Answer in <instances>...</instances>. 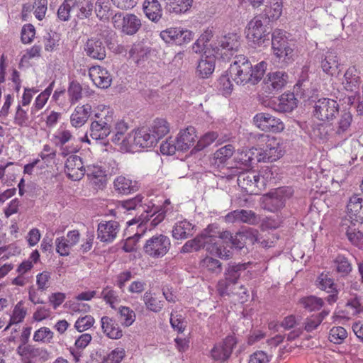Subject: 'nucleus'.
<instances>
[{
  "instance_id": "nucleus-1",
  "label": "nucleus",
  "mask_w": 363,
  "mask_h": 363,
  "mask_svg": "<svg viewBox=\"0 0 363 363\" xmlns=\"http://www.w3.org/2000/svg\"><path fill=\"white\" fill-rule=\"evenodd\" d=\"M250 262L247 263H235L230 262L228 264L224 272V279H220L217 284V290L221 296H230L233 292V286H235L238 279L247 277L249 279L250 271H247Z\"/></svg>"
},
{
  "instance_id": "nucleus-2",
  "label": "nucleus",
  "mask_w": 363,
  "mask_h": 363,
  "mask_svg": "<svg viewBox=\"0 0 363 363\" xmlns=\"http://www.w3.org/2000/svg\"><path fill=\"white\" fill-rule=\"evenodd\" d=\"M259 145H263L262 151L257 155V161L272 162L281 158L284 154V144L281 138L265 134H255Z\"/></svg>"
},
{
  "instance_id": "nucleus-3",
  "label": "nucleus",
  "mask_w": 363,
  "mask_h": 363,
  "mask_svg": "<svg viewBox=\"0 0 363 363\" xmlns=\"http://www.w3.org/2000/svg\"><path fill=\"white\" fill-rule=\"evenodd\" d=\"M99 112L96 113V120L90 125V136L95 140L106 138L111 132L114 112L109 106L99 105Z\"/></svg>"
},
{
  "instance_id": "nucleus-4",
  "label": "nucleus",
  "mask_w": 363,
  "mask_h": 363,
  "mask_svg": "<svg viewBox=\"0 0 363 363\" xmlns=\"http://www.w3.org/2000/svg\"><path fill=\"white\" fill-rule=\"evenodd\" d=\"M286 32L277 28L272 34V50L275 60L281 66L289 65L293 60L294 48L288 40Z\"/></svg>"
},
{
  "instance_id": "nucleus-5",
  "label": "nucleus",
  "mask_w": 363,
  "mask_h": 363,
  "mask_svg": "<svg viewBox=\"0 0 363 363\" xmlns=\"http://www.w3.org/2000/svg\"><path fill=\"white\" fill-rule=\"evenodd\" d=\"M239 46V36L233 33L218 37L211 44L214 55L224 61L229 60L238 51Z\"/></svg>"
},
{
  "instance_id": "nucleus-6",
  "label": "nucleus",
  "mask_w": 363,
  "mask_h": 363,
  "mask_svg": "<svg viewBox=\"0 0 363 363\" xmlns=\"http://www.w3.org/2000/svg\"><path fill=\"white\" fill-rule=\"evenodd\" d=\"M251 69L252 65L248 59L243 55H238L231 63L229 72L237 84L245 85L251 84Z\"/></svg>"
},
{
  "instance_id": "nucleus-7",
  "label": "nucleus",
  "mask_w": 363,
  "mask_h": 363,
  "mask_svg": "<svg viewBox=\"0 0 363 363\" xmlns=\"http://www.w3.org/2000/svg\"><path fill=\"white\" fill-rule=\"evenodd\" d=\"M194 33L190 30L182 27H169L160 33V37L169 45H183L189 43L194 38Z\"/></svg>"
},
{
  "instance_id": "nucleus-8",
  "label": "nucleus",
  "mask_w": 363,
  "mask_h": 363,
  "mask_svg": "<svg viewBox=\"0 0 363 363\" xmlns=\"http://www.w3.org/2000/svg\"><path fill=\"white\" fill-rule=\"evenodd\" d=\"M170 246V239L164 235L160 234L148 239L143 246V250L150 257L159 258L167 253Z\"/></svg>"
},
{
  "instance_id": "nucleus-9",
  "label": "nucleus",
  "mask_w": 363,
  "mask_h": 363,
  "mask_svg": "<svg viewBox=\"0 0 363 363\" xmlns=\"http://www.w3.org/2000/svg\"><path fill=\"white\" fill-rule=\"evenodd\" d=\"M340 231L346 235L352 245L363 248V220L343 218L340 225Z\"/></svg>"
},
{
  "instance_id": "nucleus-10",
  "label": "nucleus",
  "mask_w": 363,
  "mask_h": 363,
  "mask_svg": "<svg viewBox=\"0 0 363 363\" xmlns=\"http://www.w3.org/2000/svg\"><path fill=\"white\" fill-rule=\"evenodd\" d=\"M238 184L249 194H259L264 186V181L260 182L259 175L253 171L238 173Z\"/></svg>"
},
{
  "instance_id": "nucleus-11",
  "label": "nucleus",
  "mask_w": 363,
  "mask_h": 363,
  "mask_svg": "<svg viewBox=\"0 0 363 363\" xmlns=\"http://www.w3.org/2000/svg\"><path fill=\"white\" fill-rule=\"evenodd\" d=\"M211 227L205 229L202 233L195 238L188 240L182 247V253H189L194 251H198L201 248H205L208 252H213V249H211V242L216 240V236L210 233Z\"/></svg>"
},
{
  "instance_id": "nucleus-12",
  "label": "nucleus",
  "mask_w": 363,
  "mask_h": 363,
  "mask_svg": "<svg viewBox=\"0 0 363 363\" xmlns=\"http://www.w3.org/2000/svg\"><path fill=\"white\" fill-rule=\"evenodd\" d=\"M290 188H279L274 191L267 194L264 199V209L275 212L285 206L286 201L291 196Z\"/></svg>"
},
{
  "instance_id": "nucleus-13",
  "label": "nucleus",
  "mask_w": 363,
  "mask_h": 363,
  "mask_svg": "<svg viewBox=\"0 0 363 363\" xmlns=\"http://www.w3.org/2000/svg\"><path fill=\"white\" fill-rule=\"evenodd\" d=\"M147 127H141L128 134L127 143L129 148H149L156 145V139L152 136Z\"/></svg>"
},
{
  "instance_id": "nucleus-14",
  "label": "nucleus",
  "mask_w": 363,
  "mask_h": 363,
  "mask_svg": "<svg viewBox=\"0 0 363 363\" xmlns=\"http://www.w3.org/2000/svg\"><path fill=\"white\" fill-rule=\"evenodd\" d=\"M253 123L257 128L262 131L280 133L285 126L279 119L268 113H258L253 118Z\"/></svg>"
},
{
  "instance_id": "nucleus-15",
  "label": "nucleus",
  "mask_w": 363,
  "mask_h": 363,
  "mask_svg": "<svg viewBox=\"0 0 363 363\" xmlns=\"http://www.w3.org/2000/svg\"><path fill=\"white\" fill-rule=\"evenodd\" d=\"M314 108V116L322 121L333 120L338 113L337 103L328 98L318 99L315 104Z\"/></svg>"
},
{
  "instance_id": "nucleus-16",
  "label": "nucleus",
  "mask_w": 363,
  "mask_h": 363,
  "mask_svg": "<svg viewBox=\"0 0 363 363\" xmlns=\"http://www.w3.org/2000/svg\"><path fill=\"white\" fill-rule=\"evenodd\" d=\"M245 33L247 38L258 45L263 44L268 36L267 28L259 16L254 17L248 23Z\"/></svg>"
},
{
  "instance_id": "nucleus-17",
  "label": "nucleus",
  "mask_w": 363,
  "mask_h": 363,
  "mask_svg": "<svg viewBox=\"0 0 363 363\" xmlns=\"http://www.w3.org/2000/svg\"><path fill=\"white\" fill-rule=\"evenodd\" d=\"M113 22L116 28L129 35L135 34L141 27L140 18L134 14L122 16L121 13H117L113 17Z\"/></svg>"
},
{
  "instance_id": "nucleus-18",
  "label": "nucleus",
  "mask_w": 363,
  "mask_h": 363,
  "mask_svg": "<svg viewBox=\"0 0 363 363\" xmlns=\"http://www.w3.org/2000/svg\"><path fill=\"white\" fill-rule=\"evenodd\" d=\"M297 102L294 92H285L279 96L272 97L265 106L279 112H290L297 106Z\"/></svg>"
},
{
  "instance_id": "nucleus-19",
  "label": "nucleus",
  "mask_w": 363,
  "mask_h": 363,
  "mask_svg": "<svg viewBox=\"0 0 363 363\" xmlns=\"http://www.w3.org/2000/svg\"><path fill=\"white\" fill-rule=\"evenodd\" d=\"M80 238L79 230H73L67 232L66 235L56 238L55 241L56 252L60 256H68L72 249L79 243Z\"/></svg>"
},
{
  "instance_id": "nucleus-20",
  "label": "nucleus",
  "mask_w": 363,
  "mask_h": 363,
  "mask_svg": "<svg viewBox=\"0 0 363 363\" xmlns=\"http://www.w3.org/2000/svg\"><path fill=\"white\" fill-rule=\"evenodd\" d=\"M289 74L284 71L269 72L263 79V88L269 90L279 91L286 87L289 82Z\"/></svg>"
},
{
  "instance_id": "nucleus-21",
  "label": "nucleus",
  "mask_w": 363,
  "mask_h": 363,
  "mask_svg": "<svg viewBox=\"0 0 363 363\" xmlns=\"http://www.w3.org/2000/svg\"><path fill=\"white\" fill-rule=\"evenodd\" d=\"M236 344L234 337L228 336L223 341L217 343L211 350L212 358L216 361L224 362L227 360Z\"/></svg>"
},
{
  "instance_id": "nucleus-22",
  "label": "nucleus",
  "mask_w": 363,
  "mask_h": 363,
  "mask_svg": "<svg viewBox=\"0 0 363 363\" xmlns=\"http://www.w3.org/2000/svg\"><path fill=\"white\" fill-rule=\"evenodd\" d=\"M65 172L72 180H80L86 173L82 158L76 155H69L65 162Z\"/></svg>"
},
{
  "instance_id": "nucleus-23",
  "label": "nucleus",
  "mask_w": 363,
  "mask_h": 363,
  "mask_svg": "<svg viewBox=\"0 0 363 363\" xmlns=\"http://www.w3.org/2000/svg\"><path fill=\"white\" fill-rule=\"evenodd\" d=\"M227 223H243L255 225L259 221L257 215L251 210H235L228 213L224 217Z\"/></svg>"
},
{
  "instance_id": "nucleus-24",
  "label": "nucleus",
  "mask_w": 363,
  "mask_h": 363,
  "mask_svg": "<svg viewBox=\"0 0 363 363\" xmlns=\"http://www.w3.org/2000/svg\"><path fill=\"white\" fill-rule=\"evenodd\" d=\"M119 223L115 220L100 223L97 229L98 239L104 242H112L119 232Z\"/></svg>"
},
{
  "instance_id": "nucleus-25",
  "label": "nucleus",
  "mask_w": 363,
  "mask_h": 363,
  "mask_svg": "<svg viewBox=\"0 0 363 363\" xmlns=\"http://www.w3.org/2000/svg\"><path fill=\"white\" fill-rule=\"evenodd\" d=\"M84 49L86 55L92 59L102 60L106 57V46L99 38L88 39Z\"/></svg>"
},
{
  "instance_id": "nucleus-26",
  "label": "nucleus",
  "mask_w": 363,
  "mask_h": 363,
  "mask_svg": "<svg viewBox=\"0 0 363 363\" xmlns=\"http://www.w3.org/2000/svg\"><path fill=\"white\" fill-rule=\"evenodd\" d=\"M196 139V129L194 127L189 126L181 130L176 138L178 150L186 151L189 150L194 146Z\"/></svg>"
},
{
  "instance_id": "nucleus-27",
  "label": "nucleus",
  "mask_w": 363,
  "mask_h": 363,
  "mask_svg": "<svg viewBox=\"0 0 363 363\" xmlns=\"http://www.w3.org/2000/svg\"><path fill=\"white\" fill-rule=\"evenodd\" d=\"M347 214L345 218L363 220V199L359 194L352 195L347 203Z\"/></svg>"
},
{
  "instance_id": "nucleus-28",
  "label": "nucleus",
  "mask_w": 363,
  "mask_h": 363,
  "mask_svg": "<svg viewBox=\"0 0 363 363\" xmlns=\"http://www.w3.org/2000/svg\"><path fill=\"white\" fill-rule=\"evenodd\" d=\"M89 75L98 88L105 89L110 86L112 79L106 69L100 66L93 67L89 70Z\"/></svg>"
},
{
  "instance_id": "nucleus-29",
  "label": "nucleus",
  "mask_w": 363,
  "mask_h": 363,
  "mask_svg": "<svg viewBox=\"0 0 363 363\" xmlns=\"http://www.w3.org/2000/svg\"><path fill=\"white\" fill-rule=\"evenodd\" d=\"M113 187L118 194L127 195L137 191L140 188V184L135 180L118 176L113 181Z\"/></svg>"
},
{
  "instance_id": "nucleus-30",
  "label": "nucleus",
  "mask_w": 363,
  "mask_h": 363,
  "mask_svg": "<svg viewBox=\"0 0 363 363\" xmlns=\"http://www.w3.org/2000/svg\"><path fill=\"white\" fill-rule=\"evenodd\" d=\"M146 17L154 23H158L162 17V9L157 0H145L143 5Z\"/></svg>"
},
{
  "instance_id": "nucleus-31",
  "label": "nucleus",
  "mask_w": 363,
  "mask_h": 363,
  "mask_svg": "<svg viewBox=\"0 0 363 363\" xmlns=\"http://www.w3.org/2000/svg\"><path fill=\"white\" fill-rule=\"evenodd\" d=\"M101 323L104 333L109 338L119 339L123 336L118 324L112 318L104 316L101 319Z\"/></svg>"
},
{
  "instance_id": "nucleus-32",
  "label": "nucleus",
  "mask_w": 363,
  "mask_h": 363,
  "mask_svg": "<svg viewBox=\"0 0 363 363\" xmlns=\"http://www.w3.org/2000/svg\"><path fill=\"white\" fill-rule=\"evenodd\" d=\"M147 128L150 130L152 136L156 139V144L169 133L170 130L169 123L167 120L160 118H155Z\"/></svg>"
},
{
  "instance_id": "nucleus-33",
  "label": "nucleus",
  "mask_w": 363,
  "mask_h": 363,
  "mask_svg": "<svg viewBox=\"0 0 363 363\" xmlns=\"http://www.w3.org/2000/svg\"><path fill=\"white\" fill-rule=\"evenodd\" d=\"M91 107L89 104L77 106L70 116V122L75 128L82 127L88 120L91 114Z\"/></svg>"
},
{
  "instance_id": "nucleus-34",
  "label": "nucleus",
  "mask_w": 363,
  "mask_h": 363,
  "mask_svg": "<svg viewBox=\"0 0 363 363\" xmlns=\"http://www.w3.org/2000/svg\"><path fill=\"white\" fill-rule=\"evenodd\" d=\"M144 197L141 195H137L135 197L123 201L122 202V207L125 209L130 210H139L143 212H145L146 215L144 216V219H147L149 213L152 212V210L149 211V206H147L145 201H143Z\"/></svg>"
},
{
  "instance_id": "nucleus-35",
  "label": "nucleus",
  "mask_w": 363,
  "mask_h": 363,
  "mask_svg": "<svg viewBox=\"0 0 363 363\" xmlns=\"http://www.w3.org/2000/svg\"><path fill=\"white\" fill-rule=\"evenodd\" d=\"M340 64L337 55L333 52H328L321 61L323 71L331 76L339 74Z\"/></svg>"
},
{
  "instance_id": "nucleus-36",
  "label": "nucleus",
  "mask_w": 363,
  "mask_h": 363,
  "mask_svg": "<svg viewBox=\"0 0 363 363\" xmlns=\"http://www.w3.org/2000/svg\"><path fill=\"white\" fill-rule=\"evenodd\" d=\"M194 225L186 220L177 222L172 228V237L176 240L186 239L194 233Z\"/></svg>"
},
{
  "instance_id": "nucleus-37",
  "label": "nucleus",
  "mask_w": 363,
  "mask_h": 363,
  "mask_svg": "<svg viewBox=\"0 0 363 363\" xmlns=\"http://www.w3.org/2000/svg\"><path fill=\"white\" fill-rule=\"evenodd\" d=\"M16 352L23 358H46L48 356L47 350L44 348L35 347L30 345L21 344L16 349Z\"/></svg>"
},
{
  "instance_id": "nucleus-38",
  "label": "nucleus",
  "mask_w": 363,
  "mask_h": 363,
  "mask_svg": "<svg viewBox=\"0 0 363 363\" xmlns=\"http://www.w3.org/2000/svg\"><path fill=\"white\" fill-rule=\"evenodd\" d=\"M199 267L203 273L215 276L220 274L223 270L221 262L209 256L200 261Z\"/></svg>"
},
{
  "instance_id": "nucleus-39",
  "label": "nucleus",
  "mask_w": 363,
  "mask_h": 363,
  "mask_svg": "<svg viewBox=\"0 0 363 363\" xmlns=\"http://www.w3.org/2000/svg\"><path fill=\"white\" fill-rule=\"evenodd\" d=\"M342 84L345 91H354V89L359 88L360 84L359 72L354 66L347 69Z\"/></svg>"
},
{
  "instance_id": "nucleus-40",
  "label": "nucleus",
  "mask_w": 363,
  "mask_h": 363,
  "mask_svg": "<svg viewBox=\"0 0 363 363\" xmlns=\"http://www.w3.org/2000/svg\"><path fill=\"white\" fill-rule=\"evenodd\" d=\"M282 0H266L264 15L269 21L277 20L282 13Z\"/></svg>"
},
{
  "instance_id": "nucleus-41",
  "label": "nucleus",
  "mask_w": 363,
  "mask_h": 363,
  "mask_svg": "<svg viewBox=\"0 0 363 363\" xmlns=\"http://www.w3.org/2000/svg\"><path fill=\"white\" fill-rule=\"evenodd\" d=\"M143 300L146 308L150 311L159 313L163 308L164 301L155 293L146 291L143 295Z\"/></svg>"
},
{
  "instance_id": "nucleus-42",
  "label": "nucleus",
  "mask_w": 363,
  "mask_h": 363,
  "mask_svg": "<svg viewBox=\"0 0 363 363\" xmlns=\"http://www.w3.org/2000/svg\"><path fill=\"white\" fill-rule=\"evenodd\" d=\"M192 2L193 0H168L165 8L170 13L182 14L189 10Z\"/></svg>"
},
{
  "instance_id": "nucleus-43",
  "label": "nucleus",
  "mask_w": 363,
  "mask_h": 363,
  "mask_svg": "<svg viewBox=\"0 0 363 363\" xmlns=\"http://www.w3.org/2000/svg\"><path fill=\"white\" fill-rule=\"evenodd\" d=\"M150 48L145 45L142 43L133 44L129 50V57L136 64L139 65L141 62H143L147 59L148 54L150 53Z\"/></svg>"
},
{
  "instance_id": "nucleus-44",
  "label": "nucleus",
  "mask_w": 363,
  "mask_h": 363,
  "mask_svg": "<svg viewBox=\"0 0 363 363\" xmlns=\"http://www.w3.org/2000/svg\"><path fill=\"white\" fill-rule=\"evenodd\" d=\"M215 62L213 57H206L199 62L197 66V72L202 78H207L214 71Z\"/></svg>"
},
{
  "instance_id": "nucleus-45",
  "label": "nucleus",
  "mask_w": 363,
  "mask_h": 363,
  "mask_svg": "<svg viewBox=\"0 0 363 363\" xmlns=\"http://www.w3.org/2000/svg\"><path fill=\"white\" fill-rule=\"evenodd\" d=\"M234 152V147L232 145H226L218 149L213 155V164L220 167L224 164L227 160L231 157Z\"/></svg>"
},
{
  "instance_id": "nucleus-46",
  "label": "nucleus",
  "mask_w": 363,
  "mask_h": 363,
  "mask_svg": "<svg viewBox=\"0 0 363 363\" xmlns=\"http://www.w3.org/2000/svg\"><path fill=\"white\" fill-rule=\"evenodd\" d=\"M93 8V3L91 0H76L74 4V9H77V16L80 19H84L91 16Z\"/></svg>"
},
{
  "instance_id": "nucleus-47",
  "label": "nucleus",
  "mask_w": 363,
  "mask_h": 363,
  "mask_svg": "<svg viewBox=\"0 0 363 363\" xmlns=\"http://www.w3.org/2000/svg\"><path fill=\"white\" fill-rule=\"evenodd\" d=\"M94 11L100 20H108L111 15L109 0H96Z\"/></svg>"
},
{
  "instance_id": "nucleus-48",
  "label": "nucleus",
  "mask_w": 363,
  "mask_h": 363,
  "mask_svg": "<svg viewBox=\"0 0 363 363\" xmlns=\"http://www.w3.org/2000/svg\"><path fill=\"white\" fill-rule=\"evenodd\" d=\"M352 121V113L349 111H342L340 115V118L337 121V126L335 130V133L337 135H341L346 132L350 127Z\"/></svg>"
},
{
  "instance_id": "nucleus-49",
  "label": "nucleus",
  "mask_w": 363,
  "mask_h": 363,
  "mask_svg": "<svg viewBox=\"0 0 363 363\" xmlns=\"http://www.w3.org/2000/svg\"><path fill=\"white\" fill-rule=\"evenodd\" d=\"M112 308H115V305L120 302V298L116 291L111 286H106L101 292L100 296Z\"/></svg>"
},
{
  "instance_id": "nucleus-50",
  "label": "nucleus",
  "mask_w": 363,
  "mask_h": 363,
  "mask_svg": "<svg viewBox=\"0 0 363 363\" xmlns=\"http://www.w3.org/2000/svg\"><path fill=\"white\" fill-rule=\"evenodd\" d=\"M334 264L336 272L342 277L347 275L352 269V264L343 255H337L334 260Z\"/></svg>"
},
{
  "instance_id": "nucleus-51",
  "label": "nucleus",
  "mask_w": 363,
  "mask_h": 363,
  "mask_svg": "<svg viewBox=\"0 0 363 363\" xmlns=\"http://www.w3.org/2000/svg\"><path fill=\"white\" fill-rule=\"evenodd\" d=\"M317 286L328 293L336 292L333 279H331L328 274L322 273L316 280Z\"/></svg>"
},
{
  "instance_id": "nucleus-52",
  "label": "nucleus",
  "mask_w": 363,
  "mask_h": 363,
  "mask_svg": "<svg viewBox=\"0 0 363 363\" xmlns=\"http://www.w3.org/2000/svg\"><path fill=\"white\" fill-rule=\"evenodd\" d=\"M53 337L54 333L49 328L41 327L34 333L33 340L49 344L52 342Z\"/></svg>"
},
{
  "instance_id": "nucleus-53",
  "label": "nucleus",
  "mask_w": 363,
  "mask_h": 363,
  "mask_svg": "<svg viewBox=\"0 0 363 363\" xmlns=\"http://www.w3.org/2000/svg\"><path fill=\"white\" fill-rule=\"evenodd\" d=\"M267 67V63L262 61L257 63L254 67H252L250 72L251 84H257L263 77Z\"/></svg>"
},
{
  "instance_id": "nucleus-54",
  "label": "nucleus",
  "mask_w": 363,
  "mask_h": 363,
  "mask_svg": "<svg viewBox=\"0 0 363 363\" xmlns=\"http://www.w3.org/2000/svg\"><path fill=\"white\" fill-rule=\"evenodd\" d=\"M76 0H65L57 11L58 18L63 21H68L72 10H74Z\"/></svg>"
},
{
  "instance_id": "nucleus-55",
  "label": "nucleus",
  "mask_w": 363,
  "mask_h": 363,
  "mask_svg": "<svg viewBox=\"0 0 363 363\" xmlns=\"http://www.w3.org/2000/svg\"><path fill=\"white\" fill-rule=\"evenodd\" d=\"M118 314L122 324L125 327L130 326L135 320V313L129 307L121 306L118 310Z\"/></svg>"
},
{
  "instance_id": "nucleus-56",
  "label": "nucleus",
  "mask_w": 363,
  "mask_h": 363,
  "mask_svg": "<svg viewBox=\"0 0 363 363\" xmlns=\"http://www.w3.org/2000/svg\"><path fill=\"white\" fill-rule=\"evenodd\" d=\"M347 337L346 330L341 326L333 327L330 329L328 339L335 344H341Z\"/></svg>"
},
{
  "instance_id": "nucleus-57",
  "label": "nucleus",
  "mask_w": 363,
  "mask_h": 363,
  "mask_svg": "<svg viewBox=\"0 0 363 363\" xmlns=\"http://www.w3.org/2000/svg\"><path fill=\"white\" fill-rule=\"evenodd\" d=\"M245 243L254 245L255 242H260V235L257 229L245 227L240 230Z\"/></svg>"
},
{
  "instance_id": "nucleus-58",
  "label": "nucleus",
  "mask_w": 363,
  "mask_h": 363,
  "mask_svg": "<svg viewBox=\"0 0 363 363\" xmlns=\"http://www.w3.org/2000/svg\"><path fill=\"white\" fill-rule=\"evenodd\" d=\"M27 313L26 308L23 306V302L19 301L14 307L12 315L10 319L11 324H17L23 322Z\"/></svg>"
},
{
  "instance_id": "nucleus-59",
  "label": "nucleus",
  "mask_w": 363,
  "mask_h": 363,
  "mask_svg": "<svg viewBox=\"0 0 363 363\" xmlns=\"http://www.w3.org/2000/svg\"><path fill=\"white\" fill-rule=\"evenodd\" d=\"M301 303L308 311H313L319 310L322 307L323 301L320 298L311 296L303 298L301 300Z\"/></svg>"
},
{
  "instance_id": "nucleus-60",
  "label": "nucleus",
  "mask_w": 363,
  "mask_h": 363,
  "mask_svg": "<svg viewBox=\"0 0 363 363\" xmlns=\"http://www.w3.org/2000/svg\"><path fill=\"white\" fill-rule=\"evenodd\" d=\"M14 123L21 127H28L30 125L29 116L27 111L18 105L14 117Z\"/></svg>"
},
{
  "instance_id": "nucleus-61",
  "label": "nucleus",
  "mask_w": 363,
  "mask_h": 363,
  "mask_svg": "<svg viewBox=\"0 0 363 363\" xmlns=\"http://www.w3.org/2000/svg\"><path fill=\"white\" fill-rule=\"evenodd\" d=\"M50 273L47 271L39 273L36 276L38 290L41 291H46L50 286Z\"/></svg>"
},
{
  "instance_id": "nucleus-62",
  "label": "nucleus",
  "mask_w": 363,
  "mask_h": 363,
  "mask_svg": "<svg viewBox=\"0 0 363 363\" xmlns=\"http://www.w3.org/2000/svg\"><path fill=\"white\" fill-rule=\"evenodd\" d=\"M218 138V134L215 132H209L206 133L199 140H198L196 145L194 147L196 151L201 150L206 147L211 145Z\"/></svg>"
},
{
  "instance_id": "nucleus-63",
  "label": "nucleus",
  "mask_w": 363,
  "mask_h": 363,
  "mask_svg": "<svg viewBox=\"0 0 363 363\" xmlns=\"http://www.w3.org/2000/svg\"><path fill=\"white\" fill-rule=\"evenodd\" d=\"M94 323V318L89 315L79 318L74 327L79 332H83L89 329Z\"/></svg>"
},
{
  "instance_id": "nucleus-64",
  "label": "nucleus",
  "mask_w": 363,
  "mask_h": 363,
  "mask_svg": "<svg viewBox=\"0 0 363 363\" xmlns=\"http://www.w3.org/2000/svg\"><path fill=\"white\" fill-rule=\"evenodd\" d=\"M48 0H35L33 5V13L35 18L41 21L45 18L48 9Z\"/></svg>"
}]
</instances>
